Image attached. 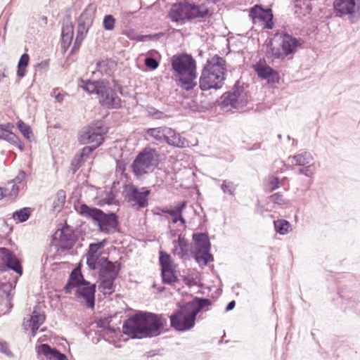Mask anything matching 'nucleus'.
Here are the masks:
<instances>
[{
    "label": "nucleus",
    "mask_w": 360,
    "mask_h": 360,
    "mask_svg": "<svg viewBox=\"0 0 360 360\" xmlns=\"http://www.w3.org/2000/svg\"><path fill=\"white\" fill-rule=\"evenodd\" d=\"M32 210L30 207H23L13 213V218L19 222L26 221L30 217Z\"/></svg>",
    "instance_id": "obj_38"
},
{
    "label": "nucleus",
    "mask_w": 360,
    "mask_h": 360,
    "mask_svg": "<svg viewBox=\"0 0 360 360\" xmlns=\"http://www.w3.org/2000/svg\"><path fill=\"white\" fill-rule=\"evenodd\" d=\"M273 68L268 65H262L261 63H257L255 65V70L257 74V76L262 79H266L271 75V72H273Z\"/></svg>",
    "instance_id": "obj_35"
},
{
    "label": "nucleus",
    "mask_w": 360,
    "mask_h": 360,
    "mask_svg": "<svg viewBox=\"0 0 360 360\" xmlns=\"http://www.w3.org/2000/svg\"><path fill=\"white\" fill-rule=\"evenodd\" d=\"M150 189L147 187L139 188L133 184H124L123 186V195L128 202H134L139 208H144L148 205V196Z\"/></svg>",
    "instance_id": "obj_12"
},
{
    "label": "nucleus",
    "mask_w": 360,
    "mask_h": 360,
    "mask_svg": "<svg viewBox=\"0 0 360 360\" xmlns=\"http://www.w3.org/2000/svg\"><path fill=\"white\" fill-rule=\"evenodd\" d=\"M85 281V278L82 275L79 267L75 268L68 277L66 284L63 290L66 294H70L73 288H77L78 286L82 285Z\"/></svg>",
    "instance_id": "obj_21"
},
{
    "label": "nucleus",
    "mask_w": 360,
    "mask_h": 360,
    "mask_svg": "<svg viewBox=\"0 0 360 360\" xmlns=\"http://www.w3.org/2000/svg\"><path fill=\"white\" fill-rule=\"evenodd\" d=\"M144 63L146 66L152 70L157 69L159 66L158 61L153 57H146L144 60Z\"/></svg>",
    "instance_id": "obj_52"
},
{
    "label": "nucleus",
    "mask_w": 360,
    "mask_h": 360,
    "mask_svg": "<svg viewBox=\"0 0 360 360\" xmlns=\"http://www.w3.org/2000/svg\"><path fill=\"white\" fill-rule=\"evenodd\" d=\"M275 231L280 235H285L289 232L290 224L285 219H278L274 221Z\"/></svg>",
    "instance_id": "obj_37"
},
{
    "label": "nucleus",
    "mask_w": 360,
    "mask_h": 360,
    "mask_svg": "<svg viewBox=\"0 0 360 360\" xmlns=\"http://www.w3.org/2000/svg\"><path fill=\"white\" fill-rule=\"evenodd\" d=\"M12 270L21 276L23 269L20 259L6 248H0V273Z\"/></svg>",
    "instance_id": "obj_14"
},
{
    "label": "nucleus",
    "mask_w": 360,
    "mask_h": 360,
    "mask_svg": "<svg viewBox=\"0 0 360 360\" xmlns=\"http://www.w3.org/2000/svg\"><path fill=\"white\" fill-rule=\"evenodd\" d=\"M176 266L169 268L167 269H162L161 277L162 283L167 285H172L179 281L177 276Z\"/></svg>",
    "instance_id": "obj_31"
},
{
    "label": "nucleus",
    "mask_w": 360,
    "mask_h": 360,
    "mask_svg": "<svg viewBox=\"0 0 360 360\" xmlns=\"http://www.w3.org/2000/svg\"><path fill=\"white\" fill-rule=\"evenodd\" d=\"M186 1L174 4L168 13V18L175 22L186 20Z\"/></svg>",
    "instance_id": "obj_24"
},
{
    "label": "nucleus",
    "mask_w": 360,
    "mask_h": 360,
    "mask_svg": "<svg viewBox=\"0 0 360 360\" xmlns=\"http://www.w3.org/2000/svg\"><path fill=\"white\" fill-rule=\"evenodd\" d=\"M266 79L269 83L276 84L279 82L280 77L278 72L274 69L273 72H271V75Z\"/></svg>",
    "instance_id": "obj_55"
},
{
    "label": "nucleus",
    "mask_w": 360,
    "mask_h": 360,
    "mask_svg": "<svg viewBox=\"0 0 360 360\" xmlns=\"http://www.w3.org/2000/svg\"><path fill=\"white\" fill-rule=\"evenodd\" d=\"M281 181L278 176H270L268 178L267 188L269 192H272L280 187Z\"/></svg>",
    "instance_id": "obj_49"
},
{
    "label": "nucleus",
    "mask_w": 360,
    "mask_h": 360,
    "mask_svg": "<svg viewBox=\"0 0 360 360\" xmlns=\"http://www.w3.org/2000/svg\"><path fill=\"white\" fill-rule=\"evenodd\" d=\"M136 12L134 11H130L126 9H122L121 11V15L124 20L129 21L131 18L133 17L134 13Z\"/></svg>",
    "instance_id": "obj_57"
},
{
    "label": "nucleus",
    "mask_w": 360,
    "mask_h": 360,
    "mask_svg": "<svg viewBox=\"0 0 360 360\" xmlns=\"http://www.w3.org/2000/svg\"><path fill=\"white\" fill-rule=\"evenodd\" d=\"M15 288L11 282L0 281V297L6 298V304L8 305V309L13 308L12 300L13 295L11 293L12 290Z\"/></svg>",
    "instance_id": "obj_30"
},
{
    "label": "nucleus",
    "mask_w": 360,
    "mask_h": 360,
    "mask_svg": "<svg viewBox=\"0 0 360 360\" xmlns=\"http://www.w3.org/2000/svg\"><path fill=\"white\" fill-rule=\"evenodd\" d=\"M126 169V164L124 161H117V167H116V170L117 172H120L121 174H123L124 172L125 171Z\"/></svg>",
    "instance_id": "obj_63"
},
{
    "label": "nucleus",
    "mask_w": 360,
    "mask_h": 360,
    "mask_svg": "<svg viewBox=\"0 0 360 360\" xmlns=\"http://www.w3.org/2000/svg\"><path fill=\"white\" fill-rule=\"evenodd\" d=\"M96 65L101 76L112 77L117 69V63L111 58L99 60Z\"/></svg>",
    "instance_id": "obj_23"
},
{
    "label": "nucleus",
    "mask_w": 360,
    "mask_h": 360,
    "mask_svg": "<svg viewBox=\"0 0 360 360\" xmlns=\"http://www.w3.org/2000/svg\"><path fill=\"white\" fill-rule=\"evenodd\" d=\"M30 56L27 53L22 54L18 63L17 75L19 77H23L25 75L26 68L28 65Z\"/></svg>",
    "instance_id": "obj_36"
},
{
    "label": "nucleus",
    "mask_w": 360,
    "mask_h": 360,
    "mask_svg": "<svg viewBox=\"0 0 360 360\" xmlns=\"http://www.w3.org/2000/svg\"><path fill=\"white\" fill-rule=\"evenodd\" d=\"M172 70L177 85L187 91L197 85L196 62L191 54L181 53L171 58Z\"/></svg>",
    "instance_id": "obj_1"
},
{
    "label": "nucleus",
    "mask_w": 360,
    "mask_h": 360,
    "mask_svg": "<svg viewBox=\"0 0 360 360\" xmlns=\"http://www.w3.org/2000/svg\"><path fill=\"white\" fill-rule=\"evenodd\" d=\"M122 330L131 339H142L146 338L141 311L129 316L122 325Z\"/></svg>",
    "instance_id": "obj_13"
},
{
    "label": "nucleus",
    "mask_w": 360,
    "mask_h": 360,
    "mask_svg": "<svg viewBox=\"0 0 360 360\" xmlns=\"http://www.w3.org/2000/svg\"><path fill=\"white\" fill-rule=\"evenodd\" d=\"M163 36L162 32L155 33L153 34H147V40L157 41Z\"/></svg>",
    "instance_id": "obj_64"
},
{
    "label": "nucleus",
    "mask_w": 360,
    "mask_h": 360,
    "mask_svg": "<svg viewBox=\"0 0 360 360\" xmlns=\"http://www.w3.org/2000/svg\"><path fill=\"white\" fill-rule=\"evenodd\" d=\"M174 250L173 254L177 255L179 258H184L188 256L190 247L189 243L181 235H179L176 240L173 241Z\"/></svg>",
    "instance_id": "obj_25"
},
{
    "label": "nucleus",
    "mask_w": 360,
    "mask_h": 360,
    "mask_svg": "<svg viewBox=\"0 0 360 360\" xmlns=\"http://www.w3.org/2000/svg\"><path fill=\"white\" fill-rule=\"evenodd\" d=\"M221 189L224 193L233 195L236 191V186L233 182L228 180H224L221 185Z\"/></svg>",
    "instance_id": "obj_47"
},
{
    "label": "nucleus",
    "mask_w": 360,
    "mask_h": 360,
    "mask_svg": "<svg viewBox=\"0 0 360 360\" xmlns=\"http://www.w3.org/2000/svg\"><path fill=\"white\" fill-rule=\"evenodd\" d=\"M191 309L193 314L197 317V315L207 307L212 305V301L205 297H195L191 301L186 303Z\"/></svg>",
    "instance_id": "obj_28"
},
{
    "label": "nucleus",
    "mask_w": 360,
    "mask_h": 360,
    "mask_svg": "<svg viewBox=\"0 0 360 360\" xmlns=\"http://www.w3.org/2000/svg\"><path fill=\"white\" fill-rule=\"evenodd\" d=\"M249 15L252 19H259L264 22V27L266 29H272L274 26L273 21L274 15L270 8H264L262 5L257 4L250 8Z\"/></svg>",
    "instance_id": "obj_15"
},
{
    "label": "nucleus",
    "mask_w": 360,
    "mask_h": 360,
    "mask_svg": "<svg viewBox=\"0 0 360 360\" xmlns=\"http://www.w3.org/2000/svg\"><path fill=\"white\" fill-rule=\"evenodd\" d=\"M86 35V34L77 31V35L73 46L71 49L70 53H74L79 50Z\"/></svg>",
    "instance_id": "obj_46"
},
{
    "label": "nucleus",
    "mask_w": 360,
    "mask_h": 360,
    "mask_svg": "<svg viewBox=\"0 0 360 360\" xmlns=\"http://www.w3.org/2000/svg\"><path fill=\"white\" fill-rule=\"evenodd\" d=\"M0 352L8 356H12V353L8 349V345L6 342L0 341Z\"/></svg>",
    "instance_id": "obj_58"
},
{
    "label": "nucleus",
    "mask_w": 360,
    "mask_h": 360,
    "mask_svg": "<svg viewBox=\"0 0 360 360\" xmlns=\"http://www.w3.org/2000/svg\"><path fill=\"white\" fill-rule=\"evenodd\" d=\"M19 190V186L17 184L13 183L11 188H8L10 192L7 193V195H9L11 197H15L18 195Z\"/></svg>",
    "instance_id": "obj_62"
},
{
    "label": "nucleus",
    "mask_w": 360,
    "mask_h": 360,
    "mask_svg": "<svg viewBox=\"0 0 360 360\" xmlns=\"http://www.w3.org/2000/svg\"><path fill=\"white\" fill-rule=\"evenodd\" d=\"M187 207V201L183 200L174 206V208H164L162 212L165 214H167L172 217V222L176 224L179 221L181 224L185 225L186 223V219L183 217V211Z\"/></svg>",
    "instance_id": "obj_20"
},
{
    "label": "nucleus",
    "mask_w": 360,
    "mask_h": 360,
    "mask_svg": "<svg viewBox=\"0 0 360 360\" xmlns=\"http://www.w3.org/2000/svg\"><path fill=\"white\" fill-rule=\"evenodd\" d=\"M77 240V236L73 229L65 224L53 235L51 243L57 248L58 250L64 252L72 249Z\"/></svg>",
    "instance_id": "obj_11"
},
{
    "label": "nucleus",
    "mask_w": 360,
    "mask_h": 360,
    "mask_svg": "<svg viewBox=\"0 0 360 360\" xmlns=\"http://www.w3.org/2000/svg\"><path fill=\"white\" fill-rule=\"evenodd\" d=\"M83 89L90 94L98 96V103L106 109L118 110L122 105V100L110 86V82L106 79L96 80H82Z\"/></svg>",
    "instance_id": "obj_4"
},
{
    "label": "nucleus",
    "mask_w": 360,
    "mask_h": 360,
    "mask_svg": "<svg viewBox=\"0 0 360 360\" xmlns=\"http://www.w3.org/2000/svg\"><path fill=\"white\" fill-rule=\"evenodd\" d=\"M96 11V6L89 4L78 18V32L87 34L92 26Z\"/></svg>",
    "instance_id": "obj_16"
},
{
    "label": "nucleus",
    "mask_w": 360,
    "mask_h": 360,
    "mask_svg": "<svg viewBox=\"0 0 360 360\" xmlns=\"http://www.w3.org/2000/svg\"><path fill=\"white\" fill-rule=\"evenodd\" d=\"M115 24V18L112 15H106L104 16L103 25L105 30L111 31L114 29Z\"/></svg>",
    "instance_id": "obj_50"
},
{
    "label": "nucleus",
    "mask_w": 360,
    "mask_h": 360,
    "mask_svg": "<svg viewBox=\"0 0 360 360\" xmlns=\"http://www.w3.org/2000/svg\"><path fill=\"white\" fill-rule=\"evenodd\" d=\"M158 156L156 150L150 147L145 148L136 156L131 168L136 178H140L153 170L156 166L155 159Z\"/></svg>",
    "instance_id": "obj_7"
},
{
    "label": "nucleus",
    "mask_w": 360,
    "mask_h": 360,
    "mask_svg": "<svg viewBox=\"0 0 360 360\" xmlns=\"http://www.w3.org/2000/svg\"><path fill=\"white\" fill-rule=\"evenodd\" d=\"M186 20L203 18L209 14V9L204 4H195L189 1H186Z\"/></svg>",
    "instance_id": "obj_19"
},
{
    "label": "nucleus",
    "mask_w": 360,
    "mask_h": 360,
    "mask_svg": "<svg viewBox=\"0 0 360 360\" xmlns=\"http://www.w3.org/2000/svg\"><path fill=\"white\" fill-rule=\"evenodd\" d=\"M75 210L79 215L92 220L98 226L100 232L105 234L120 232V222L115 212L105 213L102 210L89 206L86 203L75 205Z\"/></svg>",
    "instance_id": "obj_3"
},
{
    "label": "nucleus",
    "mask_w": 360,
    "mask_h": 360,
    "mask_svg": "<svg viewBox=\"0 0 360 360\" xmlns=\"http://www.w3.org/2000/svg\"><path fill=\"white\" fill-rule=\"evenodd\" d=\"M249 96L243 85L237 81L230 91L223 94L219 105L221 108L231 107L236 110H242L248 103Z\"/></svg>",
    "instance_id": "obj_8"
},
{
    "label": "nucleus",
    "mask_w": 360,
    "mask_h": 360,
    "mask_svg": "<svg viewBox=\"0 0 360 360\" xmlns=\"http://www.w3.org/2000/svg\"><path fill=\"white\" fill-rule=\"evenodd\" d=\"M61 34H65L66 36L73 37L74 26L71 21L70 15H68L63 20Z\"/></svg>",
    "instance_id": "obj_42"
},
{
    "label": "nucleus",
    "mask_w": 360,
    "mask_h": 360,
    "mask_svg": "<svg viewBox=\"0 0 360 360\" xmlns=\"http://www.w3.org/2000/svg\"><path fill=\"white\" fill-rule=\"evenodd\" d=\"M189 306L186 304L179 306V310L169 316L170 326L176 331H188L195 326L196 317Z\"/></svg>",
    "instance_id": "obj_9"
},
{
    "label": "nucleus",
    "mask_w": 360,
    "mask_h": 360,
    "mask_svg": "<svg viewBox=\"0 0 360 360\" xmlns=\"http://www.w3.org/2000/svg\"><path fill=\"white\" fill-rule=\"evenodd\" d=\"M79 140L83 144L91 143L98 148L104 141L103 133L99 128L89 127L80 134Z\"/></svg>",
    "instance_id": "obj_18"
},
{
    "label": "nucleus",
    "mask_w": 360,
    "mask_h": 360,
    "mask_svg": "<svg viewBox=\"0 0 360 360\" xmlns=\"http://www.w3.org/2000/svg\"><path fill=\"white\" fill-rule=\"evenodd\" d=\"M96 148L94 146H84L78 156V161H84L89 155L96 149Z\"/></svg>",
    "instance_id": "obj_51"
},
{
    "label": "nucleus",
    "mask_w": 360,
    "mask_h": 360,
    "mask_svg": "<svg viewBox=\"0 0 360 360\" xmlns=\"http://www.w3.org/2000/svg\"><path fill=\"white\" fill-rule=\"evenodd\" d=\"M226 72V60L224 58L216 54L208 58L199 79L200 90L221 89L224 84Z\"/></svg>",
    "instance_id": "obj_2"
},
{
    "label": "nucleus",
    "mask_w": 360,
    "mask_h": 360,
    "mask_svg": "<svg viewBox=\"0 0 360 360\" xmlns=\"http://www.w3.org/2000/svg\"><path fill=\"white\" fill-rule=\"evenodd\" d=\"M6 127H7V130L3 137V140H5L7 142L14 145L21 151H22L25 148L24 143L20 141V138L17 135L12 132V129L14 128V125L11 123H6Z\"/></svg>",
    "instance_id": "obj_29"
},
{
    "label": "nucleus",
    "mask_w": 360,
    "mask_h": 360,
    "mask_svg": "<svg viewBox=\"0 0 360 360\" xmlns=\"http://www.w3.org/2000/svg\"><path fill=\"white\" fill-rule=\"evenodd\" d=\"M105 240L90 243L86 255L100 257L101 254L99 251L105 247Z\"/></svg>",
    "instance_id": "obj_40"
},
{
    "label": "nucleus",
    "mask_w": 360,
    "mask_h": 360,
    "mask_svg": "<svg viewBox=\"0 0 360 360\" xmlns=\"http://www.w3.org/2000/svg\"><path fill=\"white\" fill-rule=\"evenodd\" d=\"M292 159V162L296 166H305L314 160L312 155L307 151H304L293 156H290L289 159Z\"/></svg>",
    "instance_id": "obj_33"
},
{
    "label": "nucleus",
    "mask_w": 360,
    "mask_h": 360,
    "mask_svg": "<svg viewBox=\"0 0 360 360\" xmlns=\"http://www.w3.org/2000/svg\"><path fill=\"white\" fill-rule=\"evenodd\" d=\"M356 6L355 0H335L333 2L334 10L341 16L354 14Z\"/></svg>",
    "instance_id": "obj_22"
},
{
    "label": "nucleus",
    "mask_w": 360,
    "mask_h": 360,
    "mask_svg": "<svg viewBox=\"0 0 360 360\" xmlns=\"http://www.w3.org/2000/svg\"><path fill=\"white\" fill-rule=\"evenodd\" d=\"M299 174H303L307 177H311L314 174L312 165H309L298 170Z\"/></svg>",
    "instance_id": "obj_53"
},
{
    "label": "nucleus",
    "mask_w": 360,
    "mask_h": 360,
    "mask_svg": "<svg viewBox=\"0 0 360 360\" xmlns=\"http://www.w3.org/2000/svg\"><path fill=\"white\" fill-rule=\"evenodd\" d=\"M8 305L6 304V298L0 297V313L5 314L9 312L11 309H8Z\"/></svg>",
    "instance_id": "obj_56"
},
{
    "label": "nucleus",
    "mask_w": 360,
    "mask_h": 360,
    "mask_svg": "<svg viewBox=\"0 0 360 360\" xmlns=\"http://www.w3.org/2000/svg\"><path fill=\"white\" fill-rule=\"evenodd\" d=\"M159 262L161 266V270L176 266L172 262L170 255L164 251L160 252Z\"/></svg>",
    "instance_id": "obj_39"
},
{
    "label": "nucleus",
    "mask_w": 360,
    "mask_h": 360,
    "mask_svg": "<svg viewBox=\"0 0 360 360\" xmlns=\"http://www.w3.org/2000/svg\"><path fill=\"white\" fill-rule=\"evenodd\" d=\"M96 292V284H91L85 280L82 285L78 286L75 291V295L82 297L85 300L86 306L92 309L95 305V294Z\"/></svg>",
    "instance_id": "obj_17"
},
{
    "label": "nucleus",
    "mask_w": 360,
    "mask_h": 360,
    "mask_svg": "<svg viewBox=\"0 0 360 360\" xmlns=\"http://www.w3.org/2000/svg\"><path fill=\"white\" fill-rule=\"evenodd\" d=\"M302 39L292 35L277 31L266 44V56L268 58L283 60L285 58L294 53L302 44Z\"/></svg>",
    "instance_id": "obj_5"
},
{
    "label": "nucleus",
    "mask_w": 360,
    "mask_h": 360,
    "mask_svg": "<svg viewBox=\"0 0 360 360\" xmlns=\"http://www.w3.org/2000/svg\"><path fill=\"white\" fill-rule=\"evenodd\" d=\"M73 37L66 36L61 34V46L65 50L67 49L72 40Z\"/></svg>",
    "instance_id": "obj_54"
},
{
    "label": "nucleus",
    "mask_w": 360,
    "mask_h": 360,
    "mask_svg": "<svg viewBox=\"0 0 360 360\" xmlns=\"http://www.w3.org/2000/svg\"><path fill=\"white\" fill-rule=\"evenodd\" d=\"M194 258L198 263L203 262V265H207L209 262L213 261V255L210 253V250H202L199 252H195Z\"/></svg>",
    "instance_id": "obj_41"
},
{
    "label": "nucleus",
    "mask_w": 360,
    "mask_h": 360,
    "mask_svg": "<svg viewBox=\"0 0 360 360\" xmlns=\"http://www.w3.org/2000/svg\"><path fill=\"white\" fill-rule=\"evenodd\" d=\"M86 264L89 269L94 271L99 269V257L86 254Z\"/></svg>",
    "instance_id": "obj_48"
},
{
    "label": "nucleus",
    "mask_w": 360,
    "mask_h": 360,
    "mask_svg": "<svg viewBox=\"0 0 360 360\" xmlns=\"http://www.w3.org/2000/svg\"><path fill=\"white\" fill-rule=\"evenodd\" d=\"M38 353L43 356H49L52 357L53 360H68L65 354L56 347H52L46 343L41 344L39 346Z\"/></svg>",
    "instance_id": "obj_26"
},
{
    "label": "nucleus",
    "mask_w": 360,
    "mask_h": 360,
    "mask_svg": "<svg viewBox=\"0 0 360 360\" xmlns=\"http://www.w3.org/2000/svg\"><path fill=\"white\" fill-rule=\"evenodd\" d=\"M17 127L25 139H30L31 138L32 136V131L29 125L25 124L22 120H18L17 122Z\"/></svg>",
    "instance_id": "obj_44"
},
{
    "label": "nucleus",
    "mask_w": 360,
    "mask_h": 360,
    "mask_svg": "<svg viewBox=\"0 0 360 360\" xmlns=\"http://www.w3.org/2000/svg\"><path fill=\"white\" fill-rule=\"evenodd\" d=\"M146 338L155 337L167 331V319L163 314L141 311Z\"/></svg>",
    "instance_id": "obj_10"
},
{
    "label": "nucleus",
    "mask_w": 360,
    "mask_h": 360,
    "mask_svg": "<svg viewBox=\"0 0 360 360\" xmlns=\"http://www.w3.org/2000/svg\"><path fill=\"white\" fill-rule=\"evenodd\" d=\"M121 269L122 264L118 261L108 263V265H101L98 269V279L100 281L98 288L103 294L111 295L115 292V281L118 277Z\"/></svg>",
    "instance_id": "obj_6"
},
{
    "label": "nucleus",
    "mask_w": 360,
    "mask_h": 360,
    "mask_svg": "<svg viewBox=\"0 0 360 360\" xmlns=\"http://www.w3.org/2000/svg\"><path fill=\"white\" fill-rule=\"evenodd\" d=\"M25 176H26V173L24 171L21 170L19 172L17 176L12 181L11 183H13L15 184H20L25 179Z\"/></svg>",
    "instance_id": "obj_60"
},
{
    "label": "nucleus",
    "mask_w": 360,
    "mask_h": 360,
    "mask_svg": "<svg viewBox=\"0 0 360 360\" xmlns=\"http://www.w3.org/2000/svg\"><path fill=\"white\" fill-rule=\"evenodd\" d=\"M348 304L349 305V307L354 309L355 312H360V301L357 302L354 300H348Z\"/></svg>",
    "instance_id": "obj_59"
},
{
    "label": "nucleus",
    "mask_w": 360,
    "mask_h": 360,
    "mask_svg": "<svg viewBox=\"0 0 360 360\" xmlns=\"http://www.w3.org/2000/svg\"><path fill=\"white\" fill-rule=\"evenodd\" d=\"M302 1L301 0H295L294 2V13L296 14H300L302 11Z\"/></svg>",
    "instance_id": "obj_61"
},
{
    "label": "nucleus",
    "mask_w": 360,
    "mask_h": 360,
    "mask_svg": "<svg viewBox=\"0 0 360 360\" xmlns=\"http://www.w3.org/2000/svg\"><path fill=\"white\" fill-rule=\"evenodd\" d=\"M169 139L167 141V144L176 148H183L187 146V140L186 138L181 136L179 133L176 132L172 129V132L169 133Z\"/></svg>",
    "instance_id": "obj_32"
},
{
    "label": "nucleus",
    "mask_w": 360,
    "mask_h": 360,
    "mask_svg": "<svg viewBox=\"0 0 360 360\" xmlns=\"http://www.w3.org/2000/svg\"><path fill=\"white\" fill-rule=\"evenodd\" d=\"M44 321L45 315L43 314L37 313L34 309L30 319V324L40 326L44 322Z\"/></svg>",
    "instance_id": "obj_45"
},
{
    "label": "nucleus",
    "mask_w": 360,
    "mask_h": 360,
    "mask_svg": "<svg viewBox=\"0 0 360 360\" xmlns=\"http://www.w3.org/2000/svg\"><path fill=\"white\" fill-rule=\"evenodd\" d=\"M165 130H167V127H158L155 128H148L146 130V133L149 136L154 139L159 143H162V137L164 136Z\"/></svg>",
    "instance_id": "obj_34"
},
{
    "label": "nucleus",
    "mask_w": 360,
    "mask_h": 360,
    "mask_svg": "<svg viewBox=\"0 0 360 360\" xmlns=\"http://www.w3.org/2000/svg\"><path fill=\"white\" fill-rule=\"evenodd\" d=\"M193 240L195 245V252L202 250H210L211 243L207 233H194L193 234Z\"/></svg>",
    "instance_id": "obj_27"
},
{
    "label": "nucleus",
    "mask_w": 360,
    "mask_h": 360,
    "mask_svg": "<svg viewBox=\"0 0 360 360\" xmlns=\"http://www.w3.org/2000/svg\"><path fill=\"white\" fill-rule=\"evenodd\" d=\"M270 202H273L278 205H285L289 204L290 200L283 197V195L281 192H277L269 198Z\"/></svg>",
    "instance_id": "obj_43"
}]
</instances>
